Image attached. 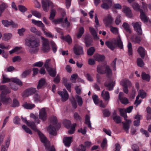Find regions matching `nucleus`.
Returning <instances> with one entry per match:
<instances>
[{"label":"nucleus","mask_w":151,"mask_h":151,"mask_svg":"<svg viewBox=\"0 0 151 151\" xmlns=\"http://www.w3.org/2000/svg\"><path fill=\"white\" fill-rule=\"evenodd\" d=\"M137 51L141 57L144 59L145 54L144 48L140 46L138 48Z\"/></svg>","instance_id":"obj_20"},{"label":"nucleus","mask_w":151,"mask_h":151,"mask_svg":"<svg viewBox=\"0 0 151 151\" xmlns=\"http://www.w3.org/2000/svg\"><path fill=\"white\" fill-rule=\"evenodd\" d=\"M37 91L36 88H29L26 89L24 92V96L25 97H27L33 94L37 93Z\"/></svg>","instance_id":"obj_9"},{"label":"nucleus","mask_w":151,"mask_h":151,"mask_svg":"<svg viewBox=\"0 0 151 151\" xmlns=\"http://www.w3.org/2000/svg\"><path fill=\"white\" fill-rule=\"evenodd\" d=\"M124 93L122 92H120L118 98L121 102L123 104H127L128 103V99L123 96Z\"/></svg>","instance_id":"obj_16"},{"label":"nucleus","mask_w":151,"mask_h":151,"mask_svg":"<svg viewBox=\"0 0 151 151\" xmlns=\"http://www.w3.org/2000/svg\"><path fill=\"white\" fill-rule=\"evenodd\" d=\"M48 72L50 75L52 77H54L56 74V69L55 68L54 69L50 68L48 70H47Z\"/></svg>","instance_id":"obj_38"},{"label":"nucleus","mask_w":151,"mask_h":151,"mask_svg":"<svg viewBox=\"0 0 151 151\" xmlns=\"http://www.w3.org/2000/svg\"><path fill=\"white\" fill-rule=\"evenodd\" d=\"M77 77V74H73L71 75L70 80L73 83H75L76 82V79Z\"/></svg>","instance_id":"obj_62"},{"label":"nucleus","mask_w":151,"mask_h":151,"mask_svg":"<svg viewBox=\"0 0 151 151\" xmlns=\"http://www.w3.org/2000/svg\"><path fill=\"white\" fill-rule=\"evenodd\" d=\"M137 64L139 66L143 67L144 65L143 60L140 58H138L137 61Z\"/></svg>","instance_id":"obj_48"},{"label":"nucleus","mask_w":151,"mask_h":151,"mask_svg":"<svg viewBox=\"0 0 151 151\" xmlns=\"http://www.w3.org/2000/svg\"><path fill=\"white\" fill-rule=\"evenodd\" d=\"M11 81L14 82L19 86H22V81L18 78H11Z\"/></svg>","instance_id":"obj_36"},{"label":"nucleus","mask_w":151,"mask_h":151,"mask_svg":"<svg viewBox=\"0 0 151 151\" xmlns=\"http://www.w3.org/2000/svg\"><path fill=\"white\" fill-rule=\"evenodd\" d=\"M32 13L33 15L39 18H41V14L38 11L35 10L32 11Z\"/></svg>","instance_id":"obj_49"},{"label":"nucleus","mask_w":151,"mask_h":151,"mask_svg":"<svg viewBox=\"0 0 151 151\" xmlns=\"http://www.w3.org/2000/svg\"><path fill=\"white\" fill-rule=\"evenodd\" d=\"M132 41L135 43H139L141 41V39L140 37L138 36H132L131 38Z\"/></svg>","instance_id":"obj_28"},{"label":"nucleus","mask_w":151,"mask_h":151,"mask_svg":"<svg viewBox=\"0 0 151 151\" xmlns=\"http://www.w3.org/2000/svg\"><path fill=\"white\" fill-rule=\"evenodd\" d=\"M122 27L126 32L129 33H132V31L130 28L129 25L127 22H124L122 24Z\"/></svg>","instance_id":"obj_26"},{"label":"nucleus","mask_w":151,"mask_h":151,"mask_svg":"<svg viewBox=\"0 0 151 151\" xmlns=\"http://www.w3.org/2000/svg\"><path fill=\"white\" fill-rule=\"evenodd\" d=\"M2 23L4 26L6 27H7L9 25H12L13 27H16L17 26V24L12 21L9 22L7 20H2Z\"/></svg>","instance_id":"obj_13"},{"label":"nucleus","mask_w":151,"mask_h":151,"mask_svg":"<svg viewBox=\"0 0 151 151\" xmlns=\"http://www.w3.org/2000/svg\"><path fill=\"white\" fill-rule=\"evenodd\" d=\"M128 49V54L129 55H131L132 54V44L128 42L127 45Z\"/></svg>","instance_id":"obj_44"},{"label":"nucleus","mask_w":151,"mask_h":151,"mask_svg":"<svg viewBox=\"0 0 151 151\" xmlns=\"http://www.w3.org/2000/svg\"><path fill=\"white\" fill-rule=\"evenodd\" d=\"M30 31L32 32L35 34L39 36H40L41 35V32L37 30L35 27H31L30 29Z\"/></svg>","instance_id":"obj_40"},{"label":"nucleus","mask_w":151,"mask_h":151,"mask_svg":"<svg viewBox=\"0 0 151 151\" xmlns=\"http://www.w3.org/2000/svg\"><path fill=\"white\" fill-rule=\"evenodd\" d=\"M47 115L45 108H42L40 110L39 117L42 121H45L47 119Z\"/></svg>","instance_id":"obj_11"},{"label":"nucleus","mask_w":151,"mask_h":151,"mask_svg":"<svg viewBox=\"0 0 151 151\" xmlns=\"http://www.w3.org/2000/svg\"><path fill=\"white\" fill-rule=\"evenodd\" d=\"M95 49L93 47H90L87 50V54L88 55H92L95 51Z\"/></svg>","instance_id":"obj_52"},{"label":"nucleus","mask_w":151,"mask_h":151,"mask_svg":"<svg viewBox=\"0 0 151 151\" xmlns=\"http://www.w3.org/2000/svg\"><path fill=\"white\" fill-rule=\"evenodd\" d=\"M44 34L47 37L50 38H53V36L51 33L49 32H47L45 30V28H43V30Z\"/></svg>","instance_id":"obj_50"},{"label":"nucleus","mask_w":151,"mask_h":151,"mask_svg":"<svg viewBox=\"0 0 151 151\" xmlns=\"http://www.w3.org/2000/svg\"><path fill=\"white\" fill-rule=\"evenodd\" d=\"M63 39L67 42L69 44H71L72 42V38L71 37L68 35L63 37Z\"/></svg>","instance_id":"obj_45"},{"label":"nucleus","mask_w":151,"mask_h":151,"mask_svg":"<svg viewBox=\"0 0 151 151\" xmlns=\"http://www.w3.org/2000/svg\"><path fill=\"white\" fill-rule=\"evenodd\" d=\"M140 13V17L142 20L144 21V22H147L148 21V19L143 10H141Z\"/></svg>","instance_id":"obj_32"},{"label":"nucleus","mask_w":151,"mask_h":151,"mask_svg":"<svg viewBox=\"0 0 151 151\" xmlns=\"http://www.w3.org/2000/svg\"><path fill=\"white\" fill-rule=\"evenodd\" d=\"M103 21L106 26L107 27L112 24L113 19L111 16L109 14L104 18Z\"/></svg>","instance_id":"obj_10"},{"label":"nucleus","mask_w":151,"mask_h":151,"mask_svg":"<svg viewBox=\"0 0 151 151\" xmlns=\"http://www.w3.org/2000/svg\"><path fill=\"white\" fill-rule=\"evenodd\" d=\"M122 11L127 17L129 18L132 17L131 10L129 8L126 6H124Z\"/></svg>","instance_id":"obj_14"},{"label":"nucleus","mask_w":151,"mask_h":151,"mask_svg":"<svg viewBox=\"0 0 151 151\" xmlns=\"http://www.w3.org/2000/svg\"><path fill=\"white\" fill-rule=\"evenodd\" d=\"M73 117L76 121H81V118L78 113L75 112L74 114Z\"/></svg>","instance_id":"obj_53"},{"label":"nucleus","mask_w":151,"mask_h":151,"mask_svg":"<svg viewBox=\"0 0 151 151\" xmlns=\"http://www.w3.org/2000/svg\"><path fill=\"white\" fill-rule=\"evenodd\" d=\"M23 106L27 109H32L35 107V105L34 104L25 103L22 105Z\"/></svg>","instance_id":"obj_29"},{"label":"nucleus","mask_w":151,"mask_h":151,"mask_svg":"<svg viewBox=\"0 0 151 151\" xmlns=\"http://www.w3.org/2000/svg\"><path fill=\"white\" fill-rule=\"evenodd\" d=\"M37 132L41 141L44 144L45 147L47 151H55V149L54 147L53 146H50V142L47 141V138L44 134L38 130Z\"/></svg>","instance_id":"obj_3"},{"label":"nucleus","mask_w":151,"mask_h":151,"mask_svg":"<svg viewBox=\"0 0 151 151\" xmlns=\"http://www.w3.org/2000/svg\"><path fill=\"white\" fill-rule=\"evenodd\" d=\"M89 31L94 38L96 40L99 39V37L97 36V33L94 29L91 27H89Z\"/></svg>","instance_id":"obj_23"},{"label":"nucleus","mask_w":151,"mask_h":151,"mask_svg":"<svg viewBox=\"0 0 151 151\" xmlns=\"http://www.w3.org/2000/svg\"><path fill=\"white\" fill-rule=\"evenodd\" d=\"M73 51L74 53L77 55H82L83 53V47L80 46H75L74 47Z\"/></svg>","instance_id":"obj_12"},{"label":"nucleus","mask_w":151,"mask_h":151,"mask_svg":"<svg viewBox=\"0 0 151 151\" xmlns=\"http://www.w3.org/2000/svg\"><path fill=\"white\" fill-rule=\"evenodd\" d=\"M92 98L94 102L96 104H97L99 102V101L98 98V96L94 95L92 96Z\"/></svg>","instance_id":"obj_63"},{"label":"nucleus","mask_w":151,"mask_h":151,"mask_svg":"<svg viewBox=\"0 0 151 151\" xmlns=\"http://www.w3.org/2000/svg\"><path fill=\"white\" fill-rule=\"evenodd\" d=\"M42 40V50L44 52H48L50 50L48 40L43 37H41Z\"/></svg>","instance_id":"obj_5"},{"label":"nucleus","mask_w":151,"mask_h":151,"mask_svg":"<svg viewBox=\"0 0 151 151\" xmlns=\"http://www.w3.org/2000/svg\"><path fill=\"white\" fill-rule=\"evenodd\" d=\"M22 128L27 133H28L31 134H32V132L30 129L27 127L26 125H23L22 126Z\"/></svg>","instance_id":"obj_55"},{"label":"nucleus","mask_w":151,"mask_h":151,"mask_svg":"<svg viewBox=\"0 0 151 151\" xmlns=\"http://www.w3.org/2000/svg\"><path fill=\"white\" fill-rule=\"evenodd\" d=\"M101 96L106 101L109 102L110 99V95L109 92L105 91L104 90L102 91Z\"/></svg>","instance_id":"obj_17"},{"label":"nucleus","mask_w":151,"mask_h":151,"mask_svg":"<svg viewBox=\"0 0 151 151\" xmlns=\"http://www.w3.org/2000/svg\"><path fill=\"white\" fill-rule=\"evenodd\" d=\"M25 45L30 48L29 52L33 53L38 50V47L40 45V42L34 36L27 38L25 40Z\"/></svg>","instance_id":"obj_1"},{"label":"nucleus","mask_w":151,"mask_h":151,"mask_svg":"<svg viewBox=\"0 0 151 151\" xmlns=\"http://www.w3.org/2000/svg\"><path fill=\"white\" fill-rule=\"evenodd\" d=\"M118 47L120 49H123V43L121 40L119 36H118L115 40Z\"/></svg>","instance_id":"obj_24"},{"label":"nucleus","mask_w":151,"mask_h":151,"mask_svg":"<svg viewBox=\"0 0 151 151\" xmlns=\"http://www.w3.org/2000/svg\"><path fill=\"white\" fill-rule=\"evenodd\" d=\"M132 6L133 7V9L137 12L141 11V10H142L140 8V6L138 4L136 3H134L132 4Z\"/></svg>","instance_id":"obj_31"},{"label":"nucleus","mask_w":151,"mask_h":151,"mask_svg":"<svg viewBox=\"0 0 151 151\" xmlns=\"http://www.w3.org/2000/svg\"><path fill=\"white\" fill-rule=\"evenodd\" d=\"M120 84L123 87L130 86H131V82L127 79H124L122 80L120 82Z\"/></svg>","instance_id":"obj_19"},{"label":"nucleus","mask_w":151,"mask_h":151,"mask_svg":"<svg viewBox=\"0 0 151 151\" xmlns=\"http://www.w3.org/2000/svg\"><path fill=\"white\" fill-rule=\"evenodd\" d=\"M121 115L124 117L125 122H122L123 124V128L124 130L127 133H128V130L130 128V125L132 123V121L130 119H128L127 116L126 114L125 109H121L119 110Z\"/></svg>","instance_id":"obj_2"},{"label":"nucleus","mask_w":151,"mask_h":151,"mask_svg":"<svg viewBox=\"0 0 151 151\" xmlns=\"http://www.w3.org/2000/svg\"><path fill=\"white\" fill-rule=\"evenodd\" d=\"M84 32V29L83 27H81L78 31V32L77 35V37L78 38H80Z\"/></svg>","instance_id":"obj_43"},{"label":"nucleus","mask_w":151,"mask_h":151,"mask_svg":"<svg viewBox=\"0 0 151 151\" xmlns=\"http://www.w3.org/2000/svg\"><path fill=\"white\" fill-rule=\"evenodd\" d=\"M3 80L2 82L3 83L9 82L11 81V78H8L4 75H3Z\"/></svg>","instance_id":"obj_58"},{"label":"nucleus","mask_w":151,"mask_h":151,"mask_svg":"<svg viewBox=\"0 0 151 151\" xmlns=\"http://www.w3.org/2000/svg\"><path fill=\"white\" fill-rule=\"evenodd\" d=\"M105 70H104L105 73L106 74L107 76L110 78L112 76V73L111 69H110L109 66L106 65L105 66Z\"/></svg>","instance_id":"obj_21"},{"label":"nucleus","mask_w":151,"mask_h":151,"mask_svg":"<svg viewBox=\"0 0 151 151\" xmlns=\"http://www.w3.org/2000/svg\"><path fill=\"white\" fill-rule=\"evenodd\" d=\"M48 130L50 134L53 135H56V132L54 126H52L51 125H50L49 126Z\"/></svg>","instance_id":"obj_30"},{"label":"nucleus","mask_w":151,"mask_h":151,"mask_svg":"<svg viewBox=\"0 0 151 151\" xmlns=\"http://www.w3.org/2000/svg\"><path fill=\"white\" fill-rule=\"evenodd\" d=\"M11 81L14 82L19 86H22V81L18 78H11Z\"/></svg>","instance_id":"obj_37"},{"label":"nucleus","mask_w":151,"mask_h":151,"mask_svg":"<svg viewBox=\"0 0 151 151\" xmlns=\"http://www.w3.org/2000/svg\"><path fill=\"white\" fill-rule=\"evenodd\" d=\"M26 30V29L22 28L20 29H19L18 30V33L20 36H22L24 35L23 33Z\"/></svg>","instance_id":"obj_61"},{"label":"nucleus","mask_w":151,"mask_h":151,"mask_svg":"<svg viewBox=\"0 0 151 151\" xmlns=\"http://www.w3.org/2000/svg\"><path fill=\"white\" fill-rule=\"evenodd\" d=\"M32 23L33 24L39 27H42V30H43V28H45V25L41 21H37L34 19H32Z\"/></svg>","instance_id":"obj_22"},{"label":"nucleus","mask_w":151,"mask_h":151,"mask_svg":"<svg viewBox=\"0 0 151 151\" xmlns=\"http://www.w3.org/2000/svg\"><path fill=\"white\" fill-rule=\"evenodd\" d=\"M76 100L78 103L79 106H81L83 104V100L82 98L78 95H76Z\"/></svg>","instance_id":"obj_47"},{"label":"nucleus","mask_w":151,"mask_h":151,"mask_svg":"<svg viewBox=\"0 0 151 151\" xmlns=\"http://www.w3.org/2000/svg\"><path fill=\"white\" fill-rule=\"evenodd\" d=\"M142 116L139 115L137 114L135 116L134 118L137 119L136 120H135L134 122V125L135 126H138L139 125L140 120Z\"/></svg>","instance_id":"obj_25"},{"label":"nucleus","mask_w":151,"mask_h":151,"mask_svg":"<svg viewBox=\"0 0 151 151\" xmlns=\"http://www.w3.org/2000/svg\"><path fill=\"white\" fill-rule=\"evenodd\" d=\"M142 78L143 80L147 81H149L150 79V76L148 74H146L145 73H142Z\"/></svg>","instance_id":"obj_42"},{"label":"nucleus","mask_w":151,"mask_h":151,"mask_svg":"<svg viewBox=\"0 0 151 151\" xmlns=\"http://www.w3.org/2000/svg\"><path fill=\"white\" fill-rule=\"evenodd\" d=\"M72 139L73 137H64L63 138V142L65 146L67 147H69L72 142Z\"/></svg>","instance_id":"obj_15"},{"label":"nucleus","mask_w":151,"mask_h":151,"mask_svg":"<svg viewBox=\"0 0 151 151\" xmlns=\"http://www.w3.org/2000/svg\"><path fill=\"white\" fill-rule=\"evenodd\" d=\"M27 125L35 131L37 132L38 130L36 127L35 122L33 121H29Z\"/></svg>","instance_id":"obj_27"},{"label":"nucleus","mask_w":151,"mask_h":151,"mask_svg":"<svg viewBox=\"0 0 151 151\" xmlns=\"http://www.w3.org/2000/svg\"><path fill=\"white\" fill-rule=\"evenodd\" d=\"M58 93L61 97V100L64 102L67 101L68 99L69 95L67 91L65 89L62 91H59Z\"/></svg>","instance_id":"obj_8"},{"label":"nucleus","mask_w":151,"mask_h":151,"mask_svg":"<svg viewBox=\"0 0 151 151\" xmlns=\"http://www.w3.org/2000/svg\"><path fill=\"white\" fill-rule=\"evenodd\" d=\"M11 91L9 90L3 91L0 95V100L4 104H8L10 103L12 101L11 99L9 97H6L5 96L7 93H10Z\"/></svg>","instance_id":"obj_4"},{"label":"nucleus","mask_w":151,"mask_h":151,"mask_svg":"<svg viewBox=\"0 0 151 151\" xmlns=\"http://www.w3.org/2000/svg\"><path fill=\"white\" fill-rule=\"evenodd\" d=\"M3 37L5 39V40H8L12 38V35L11 33H6L4 35Z\"/></svg>","instance_id":"obj_57"},{"label":"nucleus","mask_w":151,"mask_h":151,"mask_svg":"<svg viewBox=\"0 0 151 151\" xmlns=\"http://www.w3.org/2000/svg\"><path fill=\"white\" fill-rule=\"evenodd\" d=\"M105 44L108 47L112 50H113L115 47V44L111 42L107 41L106 42Z\"/></svg>","instance_id":"obj_33"},{"label":"nucleus","mask_w":151,"mask_h":151,"mask_svg":"<svg viewBox=\"0 0 151 151\" xmlns=\"http://www.w3.org/2000/svg\"><path fill=\"white\" fill-rule=\"evenodd\" d=\"M20 119L17 116H15L13 119L14 123L17 124H20Z\"/></svg>","instance_id":"obj_59"},{"label":"nucleus","mask_w":151,"mask_h":151,"mask_svg":"<svg viewBox=\"0 0 151 151\" xmlns=\"http://www.w3.org/2000/svg\"><path fill=\"white\" fill-rule=\"evenodd\" d=\"M134 30L139 35H142V30L141 29V23L139 22H133L132 23Z\"/></svg>","instance_id":"obj_6"},{"label":"nucleus","mask_w":151,"mask_h":151,"mask_svg":"<svg viewBox=\"0 0 151 151\" xmlns=\"http://www.w3.org/2000/svg\"><path fill=\"white\" fill-rule=\"evenodd\" d=\"M90 116L87 114H86L85 116V123L87 124L89 128H91V122L90 120Z\"/></svg>","instance_id":"obj_41"},{"label":"nucleus","mask_w":151,"mask_h":151,"mask_svg":"<svg viewBox=\"0 0 151 151\" xmlns=\"http://www.w3.org/2000/svg\"><path fill=\"white\" fill-rule=\"evenodd\" d=\"M30 72L31 71L29 70H25L24 71L21 75V77L22 78H25L29 74Z\"/></svg>","instance_id":"obj_56"},{"label":"nucleus","mask_w":151,"mask_h":151,"mask_svg":"<svg viewBox=\"0 0 151 151\" xmlns=\"http://www.w3.org/2000/svg\"><path fill=\"white\" fill-rule=\"evenodd\" d=\"M113 119L114 121L117 124H119L121 122V117L117 115H115L113 116Z\"/></svg>","instance_id":"obj_46"},{"label":"nucleus","mask_w":151,"mask_h":151,"mask_svg":"<svg viewBox=\"0 0 151 151\" xmlns=\"http://www.w3.org/2000/svg\"><path fill=\"white\" fill-rule=\"evenodd\" d=\"M93 58L95 60L98 62H102L104 60L105 58L104 56L98 54H96L93 56Z\"/></svg>","instance_id":"obj_18"},{"label":"nucleus","mask_w":151,"mask_h":151,"mask_svg":"<svg viewBox=\"0 0 151 151\" xmlns=\"http://www.w3.org/2000/svg\"><path fill=\"white\" fill-rule=\"evenodd\" d=\"M42 6L43 10L45 12H47L49 10V7H53L52 3L48 0H42Z\"/></svg>","instance_id":"obj_7"},{"label":"nucleus","mask_w":151,"mask_h":151,"mask_svg":"<svg viewBox=\"0 0 151 151\" xmlns=\"http://www.w3.org/2000/svg\"><path fill=\"white\" fill-rule=\"evenodd\" d=\"M45 82V79L41 78L38 81V84L37 86V88L38 89L40 88L44 85Z\"/></svg>","instance_id":"obj_34"},{"label":"nucleus","mask_w":151,"mask_h":151,"mask_svg":"<svg viewBox=\"0 0 151 151\" xmlns=\"http://www.w3.org/2000/svg\"><path fill=\"white\" fill-rule=\"evenodd\" d=\"M33 99L36 102H41L42 101L41 97L37 93L35 94Z\"/></svg>","instance_id":"obj_35"},{"label":"nucleus","mask_w":151,"mask_h":151,"mask_svg":"<svg viewBox=\"0 0 151 151\" xmlns=\"http://www.w3.org/2000/svg\"><path fill=\"white\" fill-rule=\"evenodd\" d=\"M21 49V47H16L9 51V53L11 55L14 53L16 52L19 50Z\"/></svg>","instance_id":"obj_51"},{"label":"nucleus","mask_w":151,"mask_h":151,"mask_svg":"<svg viewBox=\"0 0 151 151\" xmlns=\"http://www.w3.org/2000/svg\"><path fill=\"white\" fill-rule=\"evenodd\" d=\"M55 13L56 11L55 10L52 9L51 10L49 17V19L50 20H52L54 18L55 15Z\"/></svg>","instance_id":"obj_54"},{"label":"nucleus","mask_w":151,"mask_h":151,"mask_svg":"<svg viewBox=\"0 0 151 151\" xmlns=\"http://www.w3.org/2000/svg\"><path fill=\"white\" fill-rule=\"evenodd\" d=\"M105 2H103V3L101 5V6L103 9H107L110 8V6L108 4Z\"/></svg>","instance_id":"obj_64"},{"label":"nucleus","mask_w":151,"mask_h":151,"mask_svg":"<svg viewBox=\"0 0 151 151\" xmlns=\"http://www.w3.org/2000/svg\"><path fill=\"white\" fill-rule=\"evenodd\" d=\"M110 30L113 33L115 34H118V29L115 27L112 26L110 27Z\"/></svg>","instance_id":"obj_60"},{"label":"nucleus","mask_w":151,"mask_h":151,"mask_svg":"<svg viewBox=\"0 0 151 151\" xmlns=\"http://www.w3.org/2000/svg\"><path fill=\"white\" fill-rule=\"evenodd\" d=\"M104 66L103 65H98L97 68V71L101 74H104Z\"/></svg>","instance_id":"obj_39"}]
</instances>
